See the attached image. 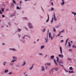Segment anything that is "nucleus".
Instances as JSON below:
<instances>
[{
  "mask_svg": "<svg viewBox=\"0 0 76 76\" xmlns=\"http://www.w3.org/2000/svg\"><path fill=\"white\" fill-rule=\"evenodd\" d=\"M49 38H51V33H49Z\"/></svg>",
  "mask_w": 76,
  "mask_h": 76,
  "instance_id": "c85d7f7f",
  "label": "nucleus"
},
{
  "mask_svg": "<svg viewBox=\"0 0 76 76\" xmlns=\"http://www.w3.org/2000/svg\"><path fill=\"white\" fill-rule=\"evenodd\" d=\"M62 3H61V4L62 6H63L64 4V0H62Z\"/></svg>",
  "mask_w": 76,
  "mask_h": 76,
  "instance_id": "39448f33",
  "label": "nucleus"
},
{
  "mask_svg": "<svg viewBox=\"0 0 76 76\" xmlns=\"http://www.w3.org/2000/svg\"><path fill=\"white\" fill-rule=\"evenodd\" d=\"M27 36V37H29V36H28V35H25L24 36V37H25V36Z\"/></svg>",
  "mask_w": 76,
  "mask_h": 76,
  "instance_id": "052dcab7",
  "label": "nucleus"
},
{
  "mask_svg": "<svg viewBox=\"0 0 76 76\" xmlns=\"http://www.w3.org/2000/svg\"><path fill=\"white\" fill-rule=\"evenodd\" d=\"M72 47L73 48H76V46L75 45H73L72 46Z\"/></svg>",
  "mask_w": 76,
  "mask_h": 76,
  "instance_id": "aec40b11",
  "label": "nucleus"
},
{
  "mask_svg": "<svg viewBox=\"0 0 76 76\" xmlns=\"http://www.w3.org/2000/svg\"><path fill=\"white\" fill-rule=\"evenodd\" d=\"M65 71H66V72H68V71H67L66 69H65Z\"/></svg>",
  "mask_w": 76,
  "mask_h": 76,
  "instance_id": "09e8293b",
  "label": "nucleus"
},
{
  "mask_svg": "<svg viewBox=\"0 0 76 76\" xmlns=\"http://www.w3.org/2000/svg\"><path fill=\"white\" fill-rule=\"evenodd\" d=\"M58 69L59 68L58 67H56L54 68V70H55V71H58Z\"/></svg>",
  "mask_w": 76,
  "mask_h": 76,
  "instance_id": "423d86ee",
  "label": "nucleus"
},
{
  "mask_svg": "<svg viewBox=\"0 0 76 76\" xmlns=\"http://www.w3.org/2000/svg\"><path fill=\"white\" fill-rule=\"evenodd\" d=\"M37 41H39V39H37Z\"/></svg>",
  "mask_w": 76,
  "mask_h": 76,
  "instance_id": "69168bd1",
  "label": "nucleus"
},
{
  "mask_svg": "<svg viewBox=\"0 0 76 76\" xmlns=\"http://www.w3.org/2000/svg\"><path fill=\"white\" fill-rule=\"evenodd\" d=\"M2 45H5V44H4V43H2Z\"/></svg>",
  "mask_w": 76,
  "mask_h": 76,
  "instance_id": "0e129e2a",
  "label": "nucleus"
},
{
  "mask_svg": "<svg viewBox=\"0 0 76 76\" xmlns=\"http://www.w3.org/2000/svg\"><path fill=\"white\" fill-rule=\"evenodd\" d=\"M48 32H49V30H48L47 35L48 34Z\"/></svg>",
  "mask_w": 76,
  "mask_h": 76,
  "instance_id": "de8ad7c7",
  "label": "nucleus"
},
{
  "mask_svg": "<svg viewBox=\"0 0 76 76\" xmlns=\"http://www.w3.org/2000/svg\"><path fill=\"white\" fill-rule=\"evenodd\" d=\"M53 17L52 18V20H54V16H53Z\"/></svg>",
  "mask_w": 76,
  "mask_h": 76,
  "instance_id": "a19ab883",
  "label": "nucleus"
},
{
  "mask_svg": "<svg viewBox=\"0 0 76 76\" xmlns=\"http://www.w3.org/2000/svg\"><path fill=\"white\" fill-rule=\"evenodd\" d=\"M53 39V37L52 36L51 38V39Z\"/></svg>",
  "mask_w": 76,
  "mask_h": 76,
  "instance_id": "864d4df0",
  "label": "nucleus"
},
{
  "mask_svg": "<svg viewBox=\"0 0 76 76\" xmlns=\"http://www.w3.org/2000/svg\"><path fill=\"white\" fill-rule=\"evenodd\" d=\"M59 57H61V58H63V57H64V56L63 55H61V54H59L58 56Z\"/></svg>",
  "mask_w": 76,
  "mask_h": 76,
  "instance_id": "0eeeda50",
  "label": "nucleus"
},
{
  "mask_svg": "<svg viewBox=\"0 0 76 76\" xmlns=\"http://www.w3.org/2000/svg\"><path fill=\"white\" fill-rule=\"evenodd\" d=\"M39 54H40V55H41V56H42L43 55L41 53H40Z\"/></svg>",
  "mask_w": 76,
  "mask_h": 76,
  "instance_id": "8fccbe9b",
  "label": "nucleus"
},
{
  "mask_svg": "<svg viewBox=\"0 0 76 76\" xmlns=\"http://www.w3.org/2000/svg\"><path fill=\"white\" fill-rule=\"evenodd\" d=\"M60 51L61 54H63V53H62V48L61 47H60Z\"/></svg>",
  "mask_w": 76,
  "mask_h": 76,
  "instance_id": "6e6552de",
  "label": "nucleus"
},
{
  "mask_svg": "<svg viewBox=\"0 0 76 76\" xmlns=\"http://www.w3.org/2000/svg\"><path fill=\"white\" fill-rule=\"evenodd\" d=\"M44 47H45V46H44V45L42 46L41 47V50L43 49Z\"/></svg>",
  "mask_w": 76,
  "mask_h": 76,
  "instance_id": "2eb2a0df",
  "label": "nucleus"
},
{
  "mask_svg": "<svg viewBox=\"0 0 76 76\" xmlns=\"http://www.w3.org/2000/svg\"><path fill=\"white\" fill-rule=\"evenodd\" d=\"M25 64H26V62H24L23 64H22L21 65L22 66H25Z\"/></svg>",
  "mask_w": 76,
  "mask_h": 76,
  "instance_id": "4be33fe9",
  "label": "nucleus"
},
{
  "mask_svg": "<svg viewBox=\"0 0 76 76\" xmlns=\"http://www.w3.org/2000/svg\"><path fill=\"white\" fill-rule=\"evenodd\" d=\"M47 39L46 38H45V39L46 40V42H46V43H47V42H48V41H47V40H48V36H47Z\"/></svg>",
  "mask_w": 76,
  "mask_h": 76,
  "instance_id": "f8f14e48",
  "label": "nucleus"
},
{
  "mask_svg": "<svg viewBox=\"0 0 76 76\" xmlns=\"http://www.w3.org/2000/svg\"><path fill=\"white\" fill-rule=\"evenodd\" d=\"M68 40H69V38L67 39L66 40V42H67V41H68Z\"/></svg>",
  "mask_w": 76,
  "mask_h": 76,
  "instance_id": "f704fd0d",
  "label": "nucleus"
},
{
  "mask_svg": "<svg viewBox=\"0 0 76 76\" xmlns=\"http://www.w3.org/2000/svg\"><path fill=\"white\" fill-rule=\"evenodd\" d=\"M53 31L55 32H56V28H53Z\"/></svg>",
  "mask_w": 76,
  "mask_h": 76,
  "instance_id": "412c9836",
  "label": "nucleus"
},
{
  "mask_svg": "<svg viewBox=\"0 0 76 76\" xmlns=\"http://www.w3.org/2000/svg\"><path fill=\"white\" fill-rule=\"evenodd\" d=\"M28 26H29V28H33V26H31V24L30 23H28Z\"/></svg>",
  "mask_w": 76,
  "mask_h": 76,
  "instance_id": "f03ea898",
  "label": "nucleus"
},
{
  "mask_svg": "<svg viewBox=\"0 0 76 76\" xmlns=\"http://www.w3.org/2000/svg\"><path fill=\"white\" fill-rule=\"evenodd\" d=\"M33 66V65H32V66L30 68V70H32V68H33V66Z\"/></svg>",
  "mask_w": 76,
  "mask_h": 76,
  "instance_id": "cd10ccee",
  "label": "nucleus"
},
{
  "mask_svg": "<svg viewBox=\"0 0 76 76\" xmlns=\"http://www.w3.org/2000/svg\"><path fill=\"white\" fill-rule=\"evenodd\" d=\"M0 13L1 14H3V12H1V10H0Z\"/></svg>",
  "mask_w": 76,
  "mask_h": 76,
  "instance_id": "e433bc0d",
  "label": "nucleus"
},
{
  "mask_svg": "<svg viewBox=\"0 0 76 76\" xmlns=\"http://www.w3.org/2000/svg\"><path fill=\"white\" fill-rule=\"evenodd\" d=\"M43 32H45V28H44L43 29Z\"/></svg>",
  "mask_w": 76,
  "mask_h": 76,
  "instance_id": "7c9ffc66",
  "label": "nucleus"
},
{
  "mask_svg": "<svg viewBox=\"0 0 76 76\" xmlns=\"http://www.w3.org/2000/svg\"><path fill=\"white\" fill-rule=\"evenodd\" d=\"M57 59L56 60V61L58 63H62V61L60 60L59 61H58V60H59L58 57H57Z\"/></svg>",
  "mask_w": 76,
  "mask_h": 76,
  "instance_id": "f257e3e1",
  "label": "nucleus"
},
{
  "mask_svg": "<svg viewBox=\"0 0 76 76\" xmlns=\"http://www.w3.org/2000/svg\"><path fill=\"white\" fill-rule=\"evenodd\" d=\"M51 4L52 5V6H53L54 5H53V2H51Z\"/></svg>",
  "mask_w": 76,
  "mask_h": 76,
  "instance_id": "49530a36",
  "label": "nucleus"
},
{
  "mask_svg": "<svg viewBox=\"0 0 76 76\" xmlns=\"http://www.w3.org/2000/svg\"><path fill=\"white\" fill-rule=\"evenodd\" d=\"M13 2L15 3V4H16V1H15V0H13Z\"/></svg>",
  "mask_w": 76,
  "mask_h": 76,
  "instance_id": "473e14b6",
  "label": "nucleus"
},
{
  "mask_svg": "<svg viewBox=\"0 0 76 76\" xmlns=\"http://www.w3.org/2000/svg\"><path fill=\"white\" fill-rule=\"evenodd\" d=\"M7 63V62H5L4 63V66H5V65H6V64H6Z\"/></svg>",
  "mask_w": 76,
  "mask_h": 76,
  "instance_id": "c756f323",
  "label": "nucleus"
},
{
  "mask_svg": "<svg viewBox=\"0 0 76 76\" xmlns=\"http://www.w3.org/2000/svg\"><path fill=\"white\" fill-rule=\"evenodd\" d=\"M8 74L9 75H12V72H10Z\"/></svg>",
  "mask_w": 76,
  "mask_h": 76,
  "instance_id": "72a5a7b5",
  "label": "nucleus"
},
{
  "mask_svg": "<svg viewBox=\"0 0 76 76\" xmlns=\"http://www.w3.org/2000/svg\"><path fill=\"white\" fill-rule=\"evenodd\" d=\"M69 70H72L73 69V68H72V67H70L69 68Z\"/></svg>",
  "mask_w": 76,
  "mask_h": 76,
  "instance_id": "5701e85b",
  "label": "nucleus"
},
{
  "mask_svg": "<svg viewBox=\"0 0 76 76\" xmlns=\"http://www.w3.org/2000/svg\"><path fill=\"white\" fill-rule=\"evenodd\" d=\"M22 38H23V39H25V36H24V37H23Z\"/></svg>",
  "mask_w": 76,
  "mask_h": 76,
  "instance_id": "6e6d98bb",
  "label": "nucleus"
},
{
  "mask_svg": "<svg viewBox=\"0 0 76 76\" xmlns=\"http://www.w3.org/2000/svg\"><path fill=\"white\" fill-rule=\"evenodd\" d=\"M69 51H72V50L71 49H70L69 50Z\"/></svg>",
  "mask_w": 76,
  "mask_h": 76,
  "instance_id": "a18cd8bd",
  "label": "nucleus"
},
{
  "mask_svg": "<svg viewBox=\"0 0 76 76\" xmlns=\"http://www.w3.org/2000/svg\"><path fill=\"white\" fill-rule=\"evenodd\" d=\"M2 18H4V17H5V16H4V15H2Z\"/></svg>",
  "mask_w": 76,
  "mask_h": 76,
  "instance_id": "4c0bfd02",
  "label": "nucleus"
},
{
  "mask_svg": "<svg viewBox=\"0 0 76 76\" xmlns=\"http://www.w3.org/2000/svg\"><path fill=\"white\" fill-rule=\"evenodd\" d=\"M69 73H75V72L74 71H69Z\"/></svg>",
  "mask_w": 76,
  "mask_h": 76,
  "instance_id": "dca6fc26",
  "label": "nucleus"
},
{
  "mask_svg": "<svg viewBox=\"0 0 76 76\" xmlns=\"http://www.w3.org/2000/svg\"><path fill=\"white\" fill-rule=\"evenodd\" d=\"M68 44L69 47H71V44H70V42H68Z\"/></svg>",
  "mask_w": 76,
  "mask_h": 76,
  "instance_id": "a211bd4d",
  "label": "nucleus"
},
{
  "mask_svg": "<svg viewBox=\"0 0 76 76\" xmlns=\"http://www.w3.org/2000/svg\"><path fill=\"white\" fill-rule=\"evenodd\" d=\"M17 9H20V8L19 7H17Z\"/></svg>",
  "mask_w": 76,
  "mask_h": 76,
  "instance_id": "c9c22d12",
  "label": "nucleus"
},
{
  "mask_svg": "<svg viewBox=\"0 0 76 76\" xmlns=\"http://www.w3.org/2000/svg\"><path fill=\"white\" fill-rule=\"evenodd\" d=\"M46 57H47V55H46L45 57V58H46Z\"/></svg>",
  "mask_w": 76,
  "mask_h": 76,
  "instance_id": "bf43d9fd",
  "label": "nucleus"
},
{
  "mask_svg": "<svg viewBox=\"0 0 76 76\" xmlns=\"http://www.w3.org/2000/svg\"><path fill=\"white\" fill-rule=\"evenodd\" d=\"M50 65L51 64L50 63H47L46 64H45L46 69H47V66H50Z\"/></svg>",
  "mask_w": 76,
  "mask_h": 76,
  "instance_id": "7ed1b4c3",
  "label": "nucleus"
},
{
  "mask_svg": "<svg viewBox=\"0 0 76 76\" xmlns=\"http://www.w3.org/2000/svg\"><path fill=\"white\" fill-rule=\"evenodd\" d=\"M68 60H69L71 61L72 60V59H68Z\"/></svg>",
  "mask_w": 76,
  "mask_h": 76,
  "instance_id": "4d7b16f0",
  "label": "nucleus"
},
{
  "mask_svg": "<svg viewBox=\"0 0 76 76\" xmlns=\"http://www.w3.org/2000/svg\"><path fill=\"white\" fill-rule=\"evenodd\" d=\"M10 50H12V51H16V49H10Z\"/></svg>",
  "mask_w": 76,
  "mask_h": 76,
  "instance_id": "4468645a",
  "label": "nucleus"
},
{
  "mask_svg": "<svg viewBox=\"0 0 76 76\" xmlns=\"http://www.w3.org/2000/svg\"><path fill=\"white\" fill-rule=\"evenodd\" d=\"M64 42V40H62L61 41V42Z\"/></svg>",
  "mask_w": 76,
  "mask_h": 76,
  "instance_id": "ea45409f",
  "label": "nucleus"
},
{
  "mask_svg": "<svg viewBox=\"0 0 76 76\" xmlns=\"http://www.w3.org/2000/svg\"><path fill=\"white\" fill-rule=\"evenodd\" d=\"M34 44H35V43H36V42H34Z\"/></svg>",
  "mask_w": 76,
  "mask_h": 76,
  "instance_id": "774afa93",
  "label": "nucleus"
},
{
  "mask_svg": "<svg viewBox=\"0 0 76 76\" xmlns=\"http://www.w3.org/2000/svg\"><path fill=\"white\" fill-rule=\"evenodd\" d=\"M14 3H12L11 5V6H14Z\"/></svg>",
  "mask_w": 76,
  "mask_h": 76,
  "instance_id": "2f4dec72",
  "label": "nucleus"
},
{
  "mask_svg": "<svg viewBox=\"0 0 76 76\" xmlns=\"http://www.w3.org/2000/svg\"><path fill=\"white\" fill-rule=\"evenodd\" d=\"M13 59H15L14 60H13L12 61H11V63H14V62H15V61H16V58L15 57V56H14L13 57Z\"/></svg>",
  "mask_w": 76,
  "mask_h": 76,
  "instance_id": "20e7f679",
  "label": "nucleus"
},
{
  "mask_svg": "<svg viewBox=\"0 0 76 76\" xmlns=\"http://www.w3.org/2000/svg\"><path fill=\"white\" fill-rule=\"evenodd\" d=\"M8 71H9V70H5V73H7V72H8Z\"/></svg>",
  "mask_w": 76,
  "mask_h": 76,
  "instance_id": "a878e982",
  "label": "nucleus"
},
{
  "mask_svg": "<svg viewBox=\"0 0 76 76\" xmlns=\"http://www.w3.org/2000/svg\"><path fill=\"white\" fill-rule=\"evenodd\" d=\"M70 42L71 43H72L73 42L72 41H70Z\"/></svg>",
  "mask_w": 76,
  "mask_h": 76,
  "instance_id": "680f3d73",
  "label": "nucleus"
},
{
  "mask_svg": "<svg viewBox=\"0 0 76 76\" xmlns=\"http://www.w3.org/2000/svg\"><path fill=\"white\" fill-rule=\"evenodd\" d=\"M51 58H54V56H50Z\"/></svg>",
  "mask_w": 76,
  "mask_h": 76,
  "instance_id": "6ab92c4d",
  "label": "nucleus"
},
{
  "mask_svg": "<svg viewBox=\"0 0 76 76\" xmlns=\"http://www.w3.org/2000/svg\"><path fill=\"white\" fill-rule=\"evenodd\" d=\"M54 19L55 21H56L57 20V19L56 18V15H55V14L54 13Z\"/></svg>",
  "mask_w": 76,
  "mask_h": 76,
  "instance_id": "9d476101",
  "label": "nucleus"
},
{
  "mask_svg": "<svg viewBox=\"0 0 76 76\" xmlns=\"http://www.w3.org/2000/svg\"><path fill=\"white\" fill-rule=\"evenodd\" d=\"M60 33L59 32V34H58V37H59V36H60Z\"/></svg>",
  "mask_w": 76,
  "mask_h": 76,
  "instance_id": "3c124183",
  "label": "nucleus"
},
{
  "mask_svg": "<svg viewBox=\"0 0 76 76\" xmlns=\"http://www.w3.org/2000/svg\"><path fill=\"white\" fill-rule=\"evenodd\" d=\"M64 30H63L62 31H61L60 32H59L60 33H61V32H64Z\"/></svg>",
  "mask_w": 76,
  "mask_h": 76,
  "instance_id": "bb28decb",
  "label": "nucleus"
},
{
  "mask_svg": "<svg viewBox=\"0 0 76 76\" xmlns=\"http://www.w3.org/2000/svg\"><path fill=\"white\" fill-rule=\"evenodd\" d=\"M54 61L56 65H58V64H57V62H56V61L55 59H54Z\"/></svg>",
  "mask_w": 76,
  "mask_h": 76,
  "instance_id": "9b49d317",
  "label": "nucleus"
},
{
  "mask_svg": "<svg viewBox=\"0 0 76 76\" xmlns=\"http://www.w3.org/2000/svg\"><path fill=\"white\" fill-rule=\"evenodd\" d=\"M22 30V29H20V28H19L18 29V32H20V31Z\"/></svg>",
  "mask_w": 76,
  "mask_h": 76,
  "instance_id": "f3484780",
  "label": "nucleus"
},
{
  "mask_svg": "<svg viewBox=\"0 0 76 76\" xmlns=\"http://www.w3.org/2000/svg\"><path fill=\"white\" fill-rule=\"evenodd\" d=\"M72 13L73 14H74V15H76V13L72 12Z\"/></svg>",
  "mask_w": 76,
  "mask_h": 76,
  "instance_id": "393cba45",
  "label": "nucleus"
},
{
  "mask_svg": "<svg viewBox=\"0 0 76 76\" xmlns=\"http://www.w3.org/2000/svg\"><path fill=\"white\" fill-rule=\"evenodd\" d=\"M2 5L3 6H5V4H3Z\"/></svg>",
  "mask_w": 76,
  "mask_h": 76,
  "instance_id": "603ef678",
  "label": "nucleus"
},
{
  "mask_svg": "<svg viewBox=\"0 0 76 76\" xmlns=\"http://www.w3.org/2000/svg\"><path fill=\"white\" fill-rule=\"evenodd\" d=\"M60 66H62V67H64L63 65H61L60 64H59Z\"/></svg>",
  "mask_w": 76,
  "mask_h": 76,
  "instance_id": "37998d69",
  "label": "nucleus"
},
{
  "mask_svg": "<svg viewBox=\"0 0 76 76\" xmlns=\"http://www.w3.org/2000/svg\"><path fill=\"white\" fill-rule=\"evenodd\" d=\"M42 70L43 71H44V70H45V68H44V67L43 66H42Z\"/></svg>",
  "mask_w": 76,
  "mask_h": 76,
  "instance_id": "1a4fd4ad",
  "label": "nucleus"
},
{
  "mask_svg": "<svg viewBox=\"0 0 76 76\" xmlns=\"http://www.w3.org/2000/svg\"><path fill=\"white\" fill-rule=\"evenodd\" d=\"M48 19L46 20V22H48L49 21V15H48Z\"/></svg>",
  "mask_w": 76,
  "mask_h": 76,
  "instance_id": "ddd939ff",
  "label": "nucleus"
},
{
  "mask_svg": "<svg viewBox=\"0 0 76 76\" xmlns=\"http://www.w3.org/2000/svg\"><path fill=\"white\" fill-rule=\"evenodd\" d=\"M20 4H21V3H22V2L21 1H20Z\"/></svg>",
  "mask_w": 76,
  "mask_h": 76,
  "instance_id": "13d9d810",
  "label": "nucleus"
},
{
  "mask_svg": "<svg viewBox=\"0 0 76 76\" xmlns=\"http://www.w3.org/2000/svg\"><path fill=\"white\" fill-rule=\"evenodd\" d=\"M67 42H65V45L66 46V45H67Z\"/></svg>",
  "mask_w": 76,
  "mask_h": 76,
  "instance_id": "79ce46f5",
  "label": "nucleus"
},
{
  "mask_svg": "<svg viewBox=\"0 0 76 76\" xmlns=\"http://www.w3.org/2000/svg\"><path fill=\"white\" fill-rule=\"evenodd\" d=\"M25 73H26V72H25V73H24V75H25V76H28V74H26V75H25Z\"/></svg>",
  "mask_w": 76,
  "mask_h": 76,
  "instance_id": "58836bf2",
  "label": "nucleus"
},
{
  "mask_svg": "<svg viewBox=\"0 0 76 76\" xmlns=\"http://www.w3.org/2000/svg\"><path fill=\"white\" fill-rule=\"evenodd\" d=\"M13 64H11V65H13Z\"/></svg>",
  "mask_w": 76,
  "mask_h": 76,
  "instance_id": "338daca9",
  "label": "nucleus"
},
{
  "mask_svg": "<svg viewBox=\"0 0 76 76\" xmlns=\"http://www.w3.org/2000/svg\"><path fill=\"white\" fill-rule=\"evenodd\" d=\"M51 10H54V8H52Z\"/></svg>",
  "mask_w": 76,
  "mask_h": 76,
  "instance_id": "c03bdc74",
  "label": "nucleus"
},
{
  "mask_svg": "<svg viewBox=\"0 0 76 76\" xmlns=\"http://www.w3.org/2000/svg\"><path fill=\"white\" fill-rule=\"evenodd\" d=\"M1 10L2 11V12H4V8H2L1 9Z\"/></svg>",
  "mask_w": 76,
  "mask_h": 76,
  "instance_id": "b1692460",
  "label": "nucleus"
},
{
  "mask_svg": "<svg viewBox=\"0 0 76 76\" xmlns=\"http://www.w3.org/2000/svg\"><path fill=\"white\" fill-rule=\"evenodd\" d=\"M16 66H17V67H19V65H16Z\"/></svg>",
  "mask_w": 76,
  "mask_h": 76,
  "instance_id": "e2e57ef3",
  "label": "nucleus"
},
{
  "mask_svg": "<svg viewBox=\"0 0 76 76\" xmlns=\"http://www.w3.org/2000/svg\"><path fill=\"white\" fill-rule=\"evenodd\" d=\"M53 20H51V23H53Z\"/></svg>",
  "mask_w": 76,
  "mask_h": 76,
  "instance_id": "5fc2aeb1",
  "label": "nucleus"
}]
</instances>
